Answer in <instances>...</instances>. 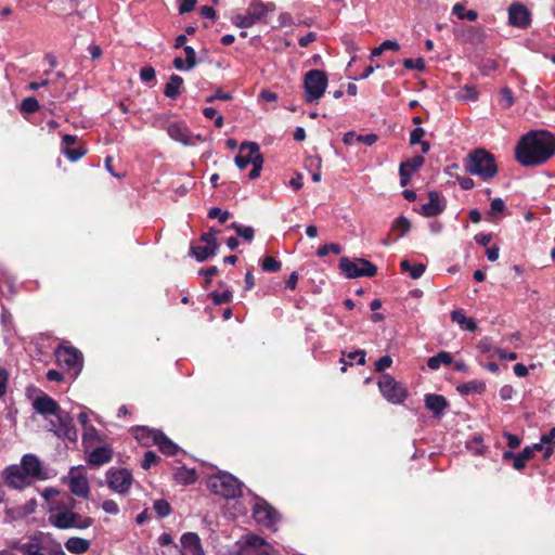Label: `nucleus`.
I'll return each mask as SVG.
<instances>
[{"mask_svg": "<svg viewBox=\"0 0 555 555\" xmlns=\"http://www.w3.org/2000/svg\"><path fill=\"white\" fill-rule=\"evenodd\" d=\"M555 155V135L547 130H531L524 134L515 147L516 160L532 167L546 163Z\"/></svg>", "mask_w": 555, "mask_h": 555, "instance_id": "1", "label": "nucleus"}, {"mask_svg": "<svg viewBox=\"0 0 555 555\" xmlns=\"http://www.w3.org/2000/svg\"><path fill=\"white\" fill-rule=\"evenodd\" d=\"M67 504H56L51 507L48 518L49 522L62 530L70 528L82 530L91 527L94 522L93 518L73 512L72 508L75 505V500L72 496H67Z\"/></svg>", "mask_w": 555, "mask_h": 555, "instance_id": "2", "label": "nucleus"}, {"mask_svg": "<svg viewBox=\"0 0 555 555\" xmlns=\"http://www.w3.org/2000/svg\"><path fill=\"white\" fill-rule=\"evenodd\" d=\"M465 170L481 178L483 181H489L498 173V166L493 154L485 149L473 150L464 159Z\"/></svg>", "mask_w": 555, "mask_h": 555, "instance_id": "3", "label": "nucleus"}, {"mask_svg": "<svg viewBox=\"0 0 555 555\" xmlns=\"http://www.w3.org/2000/svg\"><path fill=\"white\" fill-rule=\"evenodd\" d=\"M328 78L324 70L310 69L304 77L305 100L307 103L319 101L327 87Z\"/></svg>", "mask_w": 555, "mask_h": 555, "instance_id": "4", "label": "nucleus"}, {"mask_svg": "<svg viewBox=\"0 0 555 555\" xmlns=\"http://www.w3.org/2000/svg\"><path fill=\"white\" fill-rule=\"evenodd\" d=\"M208 486L215 494L225 499H235L242 494V482L231 474L222 473L212 476Z\"/></svg>", "mask_w": 555, "mask_h": 555, "instance_id": "5", "label": "nucleus"}, {"mask_svg": "<svg viewBox=\"0 0 555 555\" xmlns=\"http://www.w3.org/2000/svg\"><path fill=\"white\" fill-rule=\"evenodd\" d=\"M339 270L347 279H357L361 276L372 278L377 273V267L363 258L341 257L339 260Z\"/></svg>", "mask_w": 555, "mask_h": 555, "instance_id": "6", "label": "nucleus"}, {"mask_svg": "<svg viewBox=\"0 0 555 555\" xmlns=\"http://www.w3.org/2000/svg\"><path fill=\"white\" fill-rule=\"evenodd\" d=\"M53 416L55 420H50L48 423L49 430L57 438L75 442L78 438V433L74 425L73 417L65 411Z\"/></svg>", "mask_w": 555, "mask_h": 555, "instance_id": "7", "label": "nucleus"}, {"mask_svg": "<svg viewBox=\"0 0 555 555\" xmlns=\"http://www.w3.org/2000/svg\"><path fill=\"white\" fill-rule=\"evenodd\" d=\"M378 388L384 398L393 404L402 403L408 397L406 388L397 382L390 374H383L378 380Z\"/></svg>", "mask_w": 555, "mask_h": 555, "instance_id": "8", "label": "nucleus"}, {"mask_svg": "<svg viewBox=\"0 0 555 555\" xmlns=\"http://www.w3.org/2000/svg\"><path fill=\"white\" fill-rule=\"evenodd\" d=\"M54 354L60 366L73 371V375L75 376L79 374L83 363V356L78 349L60 346L56 348Z\"/></svg>", "mask_w": 555, "mask_h": 555, "instance_id": "9", "label": "nucleus"}, {"mask_svg": "<svg viewBox=\"0 0 555 555\" xmlns=\"http://www.w3.org/2000/svg\"><path fill=\"white\" fill-rule=\"evenodd\" d=\"M268 12L267 4L260 0H253L246 14H237L233 17V24L240 28H249L263 20Z\"/></svg>", "mask_w": 555, "mask_h": 555, "instance_id": "10", "label": "nucleus"}, {"mask_svg": "<svg viewBox=\"0 0 555 555\" xmlns=\"http://www.w3.org/2000/svg\"><path fill=\"white\" fill-rule=\"evenodd\" d=\"M106 481L109 489L119 494H126L131 488L133 478L131 473L126 468H111L106 473Z\"/></svg>", "mask_w": 555, "mask_h": 555, "instance_id": "11", "label": "nucleus"}, {"mask_svg": "<svg viewBox=\"0 0 555 555\" xmlns=\"http://www.w3.org/2000/svg\"><path fill=\"white\" fill-rule=\"evenodd\" d=\"M253 517L258 524L272 527L279 520V513L266 500L257 499L253 507Z\"/></svg>", "mask_w": 555, "mask_h": 555, "instance_id": "12", "label": "nucleus"}, {"mask_svg": "<svg viewBox=\"0 0 555 555\" xmlns=\"http://www.w3.org/2000/svg\"><path fill=\"white\" fill-rule=\"evenodd\" d=\"M70 492L82 499H87L90 494V486L87 477L77 472L76 467H72L68 476L64 478Z\"/></svg>", "mask_w": 555, "mask_h": 555, "instance_id": "13", "label": "nucleus"}, {"mask_svg": "<svg viewBox=\"0 0 555 555\" xmlns=\"http://www.w3.org/2000/svg\"><path fill=\"white\" fill-rule=\"evenodd\" d=\"M78 137L74 134H64L62 137V152L70 162H77L87 153L83 144H78Z\"/></svg>", "mask_w": 555, "mask_h": 555, "instance_id": "14", "label": "nucleus"}, {"mask_svg": "<svg viewBox=\"0 0 555 555\" xmlns=\"http://www.w3.org/2000/svg\"><path fill=\"white\" fill-rule=\"evenodd\" d=\"M31 478L17 465L9 466L5 469V483L13 489H24L30 485Z\"/></svg>", "mask_w": 555, "mask_h": 555, "instance_id": "15", "label": "nucleus"}, {"mask_svg": "<svg viewBox=\"0 0 555 555\" xmlns=\"http://www.w3.org/2000/svg\"><path fill=\"white\" fill-rule=\"evenodd\" d=\"M33 408L37 413L43 416L56 415L63 411L57 401L47 393L37 396L33 401Z\"/></svg>", "mask_w": 555, "mask_h": 555, "instance_id": "16", "label": "nucleus"}, {"mask_svg": "<svg viewBox=\"0 0 555 555\" xmlns=\"http://www.w3.org/2000/svg\"><path fill=\"white\" fill-rule=\"evenodd\" d=\"M260 153V147L256 142H243L240 146V153L235 156V164L240 169H245L255 162V157Z\"/></svg>", "mask_w": 555, "mask_h": 555, "instance_id": "17", "label": "nucleus"}, {"mask_svg": "<svg viewBox=\"0 0 555 555\" xmlns=\"http://www.w3.org/2000/svg\"><path fill=\"white\" fill-rule=\"evenodd\" d=\"M425 158L421 155H416L410 159H406L400 164V185L405 186L410 183L412 175L423 167Z\"/></svg>", "mask_w": 555, "mask_h": 555, "instance_id": "18", "label": "nucleus"}, {"mask_svg": "<svg viewBox=\"0 0 555 555\" xmlns=\"http://www.w3.org/2000/svg\"><path fill=\"white\" fill-rule=\"evenodd\" d=\"M508 21L515 27L526 28L531 22L530 12L524 4L514 3L508 9Z\"/></svg>", "mask_w": 555, "mask_h": 555, "instance_id": "19", "label": "nucleus"}, {"mask_svg": "<svg viewBox=\"0 0 555 555\" xmlns=\"http://www.w3.org/2000/svg\"><path fill=\"white\" fill-rule=\"evenodd\" d=\"M14 547L22 555H46L44 551L47 550L40 535H33L27 542H18Z\"/></svg>", "mask_w": 555, "mask_h": 555, "instance_id": "20", "label": "nucleus"}, {"mask_svg": "<svg viewBox=\"0 0 555 555\" xmlns=\"http://www.w3.org/2000/svg\"><path fill=\"white\" fill-rule=\"evenodd\" d=\"M427 410L433 412L434 416L440 418L444 410L449 406L448 400L442 395L427 393L424 399Z\"/></svg>", "mask_w": 555, "mask_h": 555, "instance_id": "21", "label": "nucleus"}, {"mask_svg": "<svg viewBox=\"0 0 555 555\" xmlns=\"http://www.w3.org/2000/svg\"><path fill=\"white\" fill-rule=\"evenodd\" d=\"M113 459V449L111 447H96L88 455L87 462L90 466L99 467L107 464Z\"/></svg>", "mask_w": 555, "mask_h": 555, "instance_id": "22", "label": "nucleus"}, {"mask_svg": "<svg viewBox=\"0 0 555 555\" xmlns=\"http://www.w3.org/2000/svg\"><path fill=\"white\" fill-rule=\"evenodd\" d=\"M20 466L33 480L42 478V465L36 455L25 454Z\"/></svg>", "mask_w": 555, "mask_h": 555, "instance_id": "23", "label": "nucleus"}, {"mask_svg": "<svg viewBox=\"0 0 555 555\" xmlns=\"http://www.w3.org/2000/svg\"><path fill=\"white\" fill-rule=\"evenodd\" d=\"M446 206L440 203V193L431 191L428 193V202L422 206L424 217H436L444 210Z\"/></svg>", "mask_w": 555, "mask_h": 555, "instance_id": "24", "label": "nucleus"}, {"mask_svg": "<svg viewBox=\"0 0 555 555\" xmlns=\"http://www.w3.org/2000/svg\"><path fill=\"white\" fill-rule=\"evenodd\" d=\"M167 133L171 139H173L178 142H181L184 145L191 144L190 130L184 124H181V122L170 124L167 128Z\"/></svg>", "mask_w": 555, "mask_h": 555, "instance_id": "25", "label": "nucleus"}, {"mask_svg": "<svg viewBox=\"0 0 555 555\" xmlns=\"http://www.w3.org/2000/svg\"><path fill=\"white\" fill-rule=\"evenodd\" d=\"M365 356L366 352L364 350H356L351 352L341 351V358L339 360V362L341 363L340 371L345 373L347 371L348 365H353V361H357V364L359 365H364Z\"/></svg>", "mask_w": 555, "mask_h": 555, "instance_id": "26", "label": "nucleus"}, {"mask_svg": "<svg viewBox=\"0 0 555 555\" xmlns=\"http://www.w3.org/2000/svg\"><path fill=\"white\" fill-rule=\"evenodd\" d=\"M155 446L158 447L159 451L168 456L176 455L179 451V447L171 441L162 430L159 433H155Z\"/></svg>", "mask_w": 555, "mask_h": 555, "instance_id": "27", "label": "nucleus"}, {"mask_svg": "<svg viewBox=\"0 0 555 555\" xmlns=\"http://www.w3.org/2000/svg\"><path fill=\"white\" fill-rule=\"evenodd\" d=\"M65 547L72 554L81 555L89 551L90 541L79 537H72L66 540Z\"/></svg>", "mask_w": 555, "mask_h": 555, "instance_id": "28", "label": "nucleus"}, {"mask_svg": "<svg viewBox=\"0 0 555 555\" xmlns=\"http://www.w3.org/2000/svg\"><path fill=\"white\" fill-rule=\"evenodd\" d=\"M451 320L468 332L477 330V322L472 318H467L462 309L453 310L451 312Z\"/></svg>", "mask_w": 555, "mask_h": 555, "instance_id": "29", "label": "nucleus"}, {"mask_svg": "<svg viewBox=\"0 0 555 555\" xmlns=\"http://www.w3.org/2000/svg\"><path fill=\"white\" fill-rule=\"evenodd\" d=\"M183 78L179 75L172 74L169 81L165 85L164 94L169 99H177L181 93Z\"/></svg>", "mask_w": 555, "mask_h": 555, "instance_id": "30", "label": "nucleus"}, {"mask_svg": "<svg viewBox=\"0 0 555 555\" xmlns=\"http://www.w3.org/2000/svg\"><path fill=\"white\" fill-rule=\"evenodd\" d=\"M159 431V429H151L145 426H140L135 428L134 437L142 446L150 447L155 443V433Z\"/></svg>", "mask_w": 555, "mask_h": 555, "instance_id": "31", "label": "nucleus"}, {"mask_svg": "<svg viewBox=\"0 0 555 555\" xmlns=\"http://www.w3.org/2000/svg\"><path fill=\"white\" fill-rule=\"evenodd\" d=\"M456 390L462 396H468L470 393H482L486 390V384L482 380L474 379L467 383L461 384L456 387Z\"/></svg>", "mask_w": 555, "mask_h": 555, "instance_id": "32", "label": "nucleus"}, {"mask_svg": "<svg viewBox=\"0 0 555 555\" xmlns=\"http://www.w3.org/2000/svg\"><path fill=\"white\" fill-rule=\"evenodd\" d=\"M453 362V356L448 351H440L427 360V366L430 370H438L441 365H450Z\"/></svg>", "mask_w": 555, "mask_h": 555, "instance_id": "33", "label": "nucleus"}, {"mask_svg": "<svg viewBox=\"0 0 555 555\" xmlns=\"http://www.w3.org/2000/svg\"><path fill=\"white\" fill-rule=\"evenodd\" d=\"M173 479L180 485H192L197 480V475L194 469L180 467L173 473Z\"/></svg>", "mask_w": 555, "mask_h": 555, "instance_id": "34", "label": "nucleus"}, {"mask_svg": "<svg viewBox=\"0 0 555 555\" xmlns=\"http://www.w3.org/2000/svg\"><path fill=\"white\" fill-rule=\"evenodd\" d=\"M182 554L185 555L191 551L202 546L199 537L194 532L183 533L181 537Z\"/></svg>", "mask_w": 555, "mask_h": 555, "instance_id": "35", "label": "nucleus"}, {"mask_svg": "<svg viewBox=\"0 0 555 555\" xmlns=\"http://www.w3.org/2000/svg\"><path fill=\"white\" fill-rule=\"evenodd\" d=\"M191 255L195 257V259L199 262L205 261L209 257L217 254V249H214V247H210L208 245H198V246H191L190 248Z\"/></svg>", "mask_w": 555, "mask_h": 555, "instance_id": "36", "label": "nucleus"}, {"mask_svg": "<svg viewBox=\"0 0 555 555\" xmlns=\"http://www.w3.org/2000/svg\"><path fill=\"white\" fill-rule=\"evenodd\" d=\"M400 268L403 272H409L413 280L420 279L426 270L425 264L416 263L412 264L409 260L404 259L400 262Z\"/></svg>", "mask_w": 555, "mask_h": 555, "instance_id": "37", "label": "nucleus"}, {"mask_svg": "<svg viewBox=\"0 0 555 555\" xmlns=\"http://www.w3.org/2000/svg\"><path fill=\"white\" fill-rule=\"evenodd\" d=\"M452 13L459 20H467L469 22H474L478 18V13L475 10H465V4L463 2H457L452 8Z\"/></svg>", "mask_w": 555, "mask_h": 555, "instance_id": "38", "label": "nucleus"}, {"mask_svg": "<svg viewBox=\"0 0 555 555\" xmlns=\"http://www.w3.org/2000/svg\"><path fill=\"white\" fill-rule=\"evenodd\" d=\"M102 438L96 428L92 425L86 427L82 434V446L86 450L90 449L95 442H101Z\"/></svg>", "mask_w": 555, "mask_h": 555, "instance_id": "39", "label": "nucleus"}, {"mask_svg": "<svg viewBox=\"0 0 555 555\" xmlns=\"http://www.w3.org/2000/svg\"><path fill=\"white\" fill-rule=\"evenodd\" d=\"M411 229V222L404 216L396 218L391 225V231L397 232V237L404 236Z\"/></svg>", "mask_w": 555, "mask_h": 555, "instance_id": "40", "label": "nucleus"}, {"mask_svg": "<svg viewBox=\"0 0 555 555\" xmlns=\"http://www.w3.org/2000/svg\"><path fill=\"white\" fill-rule=\"evenodd\" d=\"M208 297L216 306H219L230 302L232 300L233 294L230 289H225L222 293L211 292L208 294Z\"/></svg>", "mask_w": 555, "mask_h": 555, "instance_id": "41", "label": "nucleus"}, {"mask_svg": "<svg viewBox=\"0 0 555 555\" xmlns=\"http://www.w3.org/2000/svg\"><path fill=\"white\" fill-rule=\"evenodd\" d=\"M282 263L271 256H264L261 260V268L266 272H278L281 270Z\"/></svg>", "mask_w": 555, "mask_h": 555, "instance_id": "42", "label": "nucleus"}, {"mask_svg": "<svg viewBox=\"0 0 555 555\" xmlns=\"http://www.w3.org/2000/svg\"><path fill=\"white\" fill-rule=\"evenodd\" d=\"M153 508L159 518L167 517L171 513V506L168 501L164 499L156 500Z\"/></svg>", "mask_w": 555, "mask_h": 555, "instance_id": "43", "label": "nucleus"}, {"mask_svg": "<svg viewBox=\"0 0 555 555\" xmlns=\"http://www.w3.org/2000/svg\"><path fill=\"white\" fill-rule=\"evenodd\" d=\"M40 105L37 99L29 96L22 101L20 109L25 114H34L39 109Z\"/></svg>", "mask_w": 555, "mask_h": 555, "instance_id": "44", "label": "nucleus"}, {"mask_svg": "<svg viewBox=\"0 0 555 555\" xmlns=\"http://www.w3.org/2000/svg\"><path fill=\"white\" fill-rule=\"evenodd\" d=\"M263 162H264L263 155L262 154H257L256 157H255V162L251 164L253 165V169L250 170V172L248 175L250 180H255V179L260 177V173H261V170H262V166H263Z\"/></svg>", "mask_w": 555, "mask_h": 555, "instance_id": "45", "label": "nucleus"}, {"mask_svg": "<svg viewBox=\"0 0 555 555\" xmlns=\"http://www.w3.org/2000/svg\"><path fill=\"white\" fill-rule=\"evenodd\" d=\"M218 231H215L214 229H210L208 232H205L201 235V241L205 243V245H208L210 247H214V249H219V243L216 238V234Z\"/></svg>", "mask_w": 555, "mask_h": 555, "instance_id": "46", "label": "nucleus"}, {"mask_svg": "<svg viewBox=\"0 0 555 555\" xmlns=\"http://www.w3.org/2000/svg\"><path fill=\"white\" fill-rule=\"evenodd\" d=\"M330 253L339 255L341 253V247L335 243L325 244L318 248L317 256L324 257V256L328 255Z\"/></svg>", "mask_w": 555, "mask_h": 555, "instance_id": "47", "label": "nucleus"}, {"mask_svg": "<svg viewBox=\"0 0 555 555\" xmlns=\"http://www.w3.org/2000/svg\"><path fill=\"white\" fill-rule=\"evenodd\" d=\"M208 218H217L220 223H225L230 218V212L228 210H221L219 207H212L208 211Z\"/></svg>", "mask_w": 555, "mask_h": 555, "instance_id": "48", "label": "nucleus"}, {"mask_svg": "<svg viewBox=\"0 0 555 555\" xmlns=\"http://www.w3.org/2000/svg\"><path fill=\"white\" fill-rule=\"evenodd\" d=\"M159 460H160V457L154 451H146L144 453V457H143L141 466L145 470L150 469L152 467V465L157 464Z\"/></svg>", "mask_w": 555, "mask_h": 555, "instance_id": "49", "label": "nucleus"}, {"mask_svg": "<svg viewBox=\"0 0 555 555\" xmlns=\"http://www.w3.org/2000/svg\"><path fill=\"white\" fill-rule=\"evenodd\" d=\"M185 53V62H186V70L192 69L195 67L197 61H196V52L195 50L190 46H184L183 48Z\"/></svg>", "mask_w": 555, "mask_h": 555, "instance_id": "50", "label": "nucleus"}, {"mask_svg": "<svg viewBox=\"0 0 555 555\" xmlns=\"http://www.w3.org/2000/svg\"><path fill=\"white\" fill-rule=\"evenodd\" d=\"M403 66H404V68H406L409 70H412V69L423 70L425 68V62L422 57L405 59L403 61Z\"/></svg>", "mask_w": 555, "mask_h": 555, "instance_id": "51", "label": "nucleus"}, {"mask_svg": "<svg viewBox=\"0 0 555 555\" xmlns=\"http://www.w3.org/2000/svg\"><path fill=\"white\" fill-rule=\"evenodd\" d=\"M500 94H501V101L505 108H508L514 104L515 99L513 95V91L509 88H503L501 90Z\"/></svg>", "mask_w": 555, "mask_h": 555, "instance_id": "52", "label": "nucleus"}, {"mask_svg": "<svg viewBox=\"0 0 555 555\" xmlns=\"http://www.w3.org/2000/svg\"><path fill=\"white\" fill-rule=\"evenodd\" d=\"M477 348L478 350L481 352V353H488L492 350L495 351L496 348H494L493 346V341L490 337H483L479 340L478 345H477Z\"/></svg>", "mask_w": 555, "mask_h": 555, "instance_id": "53", "label": "nucleus"}, {"mask_svg": "<svg viewBox=\"0 0 555 555\" xmlns=\"http://www.w3.org/2000/svg\"><path fill=\"white\" fill-rule=\"evenodd\" d=\"M155 69L152 66H144L140 70V78L144 82H150L155 79Z\"/></svg>", "mask_w": 555, "mask_h": 555, "instance_id": "54", "label": "nucleus"}, {"mask_svg": "<svg viewBox=\"0 0 555 555\" xmlns=\"http://www.w3.org/2000/svg\"><path fill=\"white\" fill-rule=\"evenodd\" d=\"M503 436L506 439L507 447L512 450L518 448L521 443V440L517 435L505 431Z\"/></svg>", "mask_w": 555, "mask_h": 555, "instance_id": "55", "label": "nucleus"}, {"mask_svg": "<svg viewBox=\"0 0 555 555\" xmlns=\"http://www.w3.org/2000/svg\"><path fill=\"white\" fill-rule=\"evenodd\" d=\"M505 209V203L500 197L492 199L490 204V215L495 216L499 212H503Z\"/></svg>", "mask_w": 555, "mask_h": 555, "instance_id": "56", "label": "nucleus"}, {"mask_svg": "<svg viewBox=\"0 0 555 555\" xmlns=\"http://www.w3.org/2000/svg\"><path fill=\"white\" fill-rule=\"evenodd\" d=\"M102 508L105 513L116 515L119 513V506L114 500H105L102 503Z\"/></svg>", "mask_w": 555, "mask_h": 555, "instance_id": "57", "label": "nucleus"}, {"mask_svg": "<svg viewBox=\"0 0 555 555\" xmlns=\"http://www.w3.org/2000/svg\"><path fill=\"white\" fill-rule=\"evenodd\" d=\"M425 135V130L421 127L414 128L410 133V144L415 145L418 144L423 137Z\"/></svg>", "mask_w": 555, "mask_h": 555, "instance_id": "58", "label": "nucleus"}, {"mask_svg": "<svg viewBox=\"0 0 555 555\" xmlns=\"http://www.w3.org/2000/svg\"><path fill=\"white\" fill-rule=\"evenodd\" d=\"M392 364V359L389 356L380 357L375 363V370L377 372H383L384 370L390 367Z\"/></svg>", "mask_w": 555, "mask_h": 555, "instance_id": "59", "label": "nucleus"}, {"mask_svg": "<svg viewBox=\"0 0 555 555\" xmlns=\"http://www.w3.org/2000/svg\"><path fill=\"white\" fill-rule=\"evenodd\" d=\"M9 382V373L5 369L0 367V398H2L7 392Z\"/></svg>", "mask_w": 555, "mask_h": 555, "instance_id": "60", "label": "nucleus"}, {"mask_svg": "<svg viewBox=\"0 0 555 555\" xmlns=\"http://www.w3.org/2000/svg\"><path fill=\"white\" fill-rule=\"evenodd\" d=\"M237 235L247 242H251L255 236V230L251 227L243 225L241 229H238Z\"/></svg>", "mask_w": 555, "mask_h": 555, "instance_id": "61", "label": "nucleus"}, {"mask_svg": "<svg viewBox=\"0 0 555 555\" xmlns=\"http://www.w3.org/2000/svg\"><path fill=\"white\" fill-rule=\"evenodd\" d=\"M197 0H183L179 7V13L185 14L194 10Z\"/></svg>", "mask_w": 555, "mask_h": 555, "instance_id": "62", "label": "nucleus"}, {"mask_svg": "<svg viewBox=\"0 0 555 555\" xmlns=\"http://www.w3.org/2000/svg\"><path fill=\"white\" fill-rule=\"evenodd\" d=\"M541 442L550 446H555V427H553L550 433L541 436Z\"/></svg>", "mask_w": 555, "mask_h": 555, "instance_id": "63", "label": "nucleus"}, {"mask_svg": "<svg viewBox=\"0 0 555 555\" xmlns=\"http://www.w3.org/2000/svg\"><path fill=\"white\" fill-rule=\"evenodd\" d=\"M157 555H183L182 550L176 544L167 547V550H163Z\"/></svg>", "mask_w": 555, "mask_h": 555, "instance_id": "64", "label": "nucleus"}]
</instances>
